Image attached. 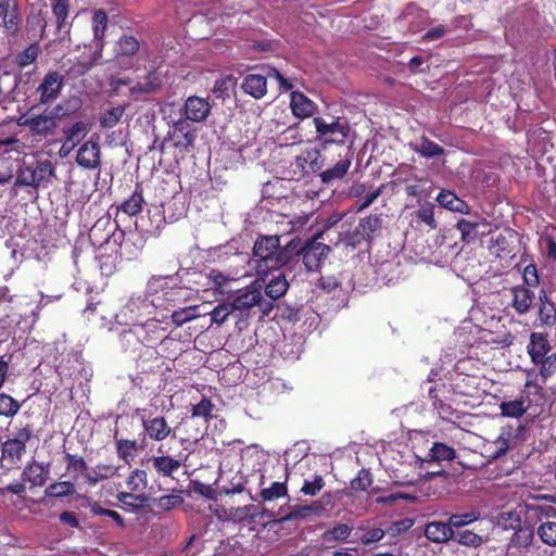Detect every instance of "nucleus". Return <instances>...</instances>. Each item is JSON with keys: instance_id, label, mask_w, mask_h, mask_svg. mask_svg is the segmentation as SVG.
<instances>
[{"instance_id": "obj_50", "label": "nucleus", "mask_w": 556, "mask_h": 556, "mask_svg": "<svg viewBox=\"0 0 556 556\" xmlns=\"http://www.w3.org/2000/svg\"><path fill=\"white\" fill-rule=\"evenodd\" d=\"M479 225L478 220L460 218L456 224V229L460 232L464 242H470L476 239Z\"/></svg>"}, {"instance_id": "obj_44", "label": "nucleus", "mask_w": 556, "mask_h": 556, "mask_svg": "<svg viewBox=\"0 0 556 556\" xmlns=\"http://www.w3.org/2000/svg\"><path fill=\"white\" fill-rule=\"evenodd\" d=\"M140 43L131 35H123L116 42L115 51L121 56H134L139 51Z\"/></svg>"}, {"instance_id": "obj_61", "label": "nucleus", "mask_w": 556, "mask_h": 556, "mask_svg": "<svg viewBox=\"0 0 556 556\" xmlns=\"http://www.w3.org/2000/svg\"><path fill=\"white\" fill-rule=\"evenodd\" d=\"M21 408V404L9 394L0 393V416L13 417Z\"/></svg>"}, {"instance_id": "obj_11", "label": "nucleus", "mask_w": 556, "mask_h": 556, "mask_svg": "<svg viewBox=\"0 0 556 556\" xmlns=\"http://www.w3.org/2000/svg\"><path fill=\"white\" fill-rule=\"evenodd\" d=\"M516 238L517 232L511 229L492 235L488 244L490 254L505 262L513 260L516 255Z\"/></svg>"}, {"instance_id": "obj_58", "label": "nucleus", "mask_w": 556, "mask_h": 556, "mask_svg": "<svg viewBox=\"0 0 556 556\" xmlns=\"http://www.w3.org/2000/svg\"><path fill=\"white\" fill-rule=\"evenodd\" d=\"M215 405L210 397L203 396L201 401L191 408V417H203L207 422L213 418Z\"/></svg>"}, {"instance_id": "obj_54", "label": "nucleus", "mask_w": 556, "mask_h": 556, "mask_svg": "<svg viewBox=\"0 0 556 556\" xmlns=\"http://www.w3.org/2000/svg\"><path fill=\"white\" fill-rule=\"evenodd\" d=\"M429 456L434 462L453 460L456 457V452L445 443L435 442L430 448Z\"/></svg>"}, {"instance_id": "obj_7", "label": "nucleus", "mask_w": 556, "mask_h": 556, "mask_svg": "<svg viewBox=\"0 0 556 556\" xmlns=\"http://www.w3.org/2000/svg\"><path fill=\"white\" fill-rule=\"evenodd\" d=\"M54 176V167L49 160L24 163L17 173L15 185L38 188L48 184Z\"/></svg>"}, {"instance_id": "obj_38", "label": "nucleus", "mask_w": 556, "mask_h": 556, "mask_svg": "<svg viewBox=\"0 0 556 556\" xmlns=\"http://www.w3.org/2000/svg\"><path fill=\"white\" fill-rule=\"evenodd\" d=\"M529 408V405H526L525 397L511 400V401H503L500 404L501 415L509 418H520L522 417Z\"/></svg>"}, {"instance_id": "obj_59", "label": "nucleus", "mask_w": 556, "mask_h": 556, "mask_svg": "<svg viewBox=\"0 0 556 556\" xmlns=\"http://www.w3.org/2000/svg\"><path fill=\"white\" fill-rule=\"evenodd\" d=\"M372 482L371 472L363 468L357 472V476L351 480L350 488L355 492H364L368 490Z\"/></svg>"}, {"instance_id": "obj_60", "label": "nucleus", "mask_w": 556, "mask_h": 556, "mask_svg": "<svg viewBox=\"0 0 556 556\" xmlns=\"http://www.w3.org/2000/svg\"><path fill=\"white\" fill-rule=\"evenodd\" d=\"M90 513L94 516H106L111 518L121 529H125L126 527L125 519L121 514L116 510L103 508L98 502H93L90 505Z\"/></svg>"}, {"instance_id": "obj_32", "label": "nucleus", "mask_w": 556, "mask_h": 556, "mask_svg": "<svg viewBox=\"0 0 556 556\" xmlns=\"http://www.w3.org/2000/svg\"><path fill=\"white\" fill-rule=\"evenodd\" d=\"M296 165L305 173H317L321 170L324 160L318 150H306L296 156Z\"/></svg>"}, {"instance_id": "obj_62", "label": "nucleus", "mask_w": 556, "mask_h": 556, "mask_svg": "<svg viewBox=\"0 0 556 556\" xmlns=\"http://www.w3.org/2000/svg\"><path fill=\"white\" fill-rule=\"evenodd\" d=\"M498 525L506 530H516L517 528L522 526V520L520 515L517 511H502L498 515Z\"/></svg>"}, {"instance_id": "obj_1", "label": "nucleus", "mask_w": 556, "mask_h": 556, "mask_svg": "<svg viewBox=\"0 0 556 556\" xmlns=\"http://www.w3.org/2000/svg\"><path fill=\"white\" fill-rule=\"evenodd\" d=\"M293 249L294 244L290 241L281 247L279 236H260L253 245L257 275H267L271 270L290 266V253H294Z\"/></svg>"}, {"instance_id": "obj_4", "label": "nucleus", "mask_w": 556, "mask_h": 556, "mask_svg": "<svg viewBox=\"0 0 556 556\" xmlns=\"http://www.w3.org/2000/svg\"><path fill=\"white\" fill-rule=\"evenodd\" d=\"M316 130V141L326 149L328 146H344L350 137L351 126L345 117H332L327 122L324 117L313 118Z\"/></svg>"}, {"instance_id": "obj_23", "label": "nucleus", "mask_w": 556, "mask_h": 556, "mask_svg": "<svg viewBox=\"0 0 556 556\" xmlns=\"http://www.w3.org/2000/svg\"><path fill=\"white\" fill-rule=\"evenodd\" d=\"M46 21L40 14H31L27 16L24 29L18 40L24 39L28 41L40 42L45 36Z\"/></svg>"}, {"instance_id": "obj_33", "label": "nucleus", "mask_w": 556, "mask_h": 556, "mask_svg": "<svg viewBox=\"0 0 556 556\" xmlns=\"http://www.w3.org/2000/svg\"><path fill=\"white\" fill-rule=\"evenodd\" d=\"M556 517V507L547 502L526 503V519L542 520L543 518Z\"/></svg>"}, {"instance_id": "obj_55", "label": "nucleus", "mask_w": 556, "mask_h": 556, "mask_svg": "<svg viewBox=\"0 0 556 556\" xmlns=\"http://www.w3.org/2000/svg\"><path fill=\"white\" fill-rule=\"evenodd\" d=\"M356 541H359L363 545L379 542L384 536V531L381 528L374 527L369 529L359 528L355 533Z\"/></svg>"}, {"instance_id": "obj_9", "label": "nucleus", "mask_w": 556, "mask_h": 556, "mask_svg": "<svg viewBox=\"0 0 556 556\" xmlns=\"http://www.w3.org/2000/svg\"><path fill=\"white\" fill-rule=\"evenodd\" d=\"M64 87V75L59 71H49L45 74L34 93L38 96L34 104L50 105L62 93Z\"/></svg>"}, {"instance_id": "obj_49", "label": "nucleus", "mask_w": 556, "mask_h": 556, "mask_svg": "<svg viewBox=\"0 0 556 556\" xmlns=\"http://www.w3.org/2000/svg\"><path fill=\"white\" fill-rule=\"evenodd\" d=\"M35 75V71H18L14 74V87L13 91L16 94L26 96L28 90L33 87L31 81Z\"/></svg>"}, {"instance_id": "obj_10", "label": "nucleus", "mask_w": 556, "mask_h": 556, "mask_svg": "<svg viewBox=\"0 0 556 556\" xmlns=\"http://www.w3.org/2000/svg\"><path fill=\"white\" fill-rule=\"evenodd\" d=\"M325 513V506L321 501H313L307 505L289 506L288 511L279 509L276 513H268L269 517L277 522L304 520L309 517H319Z\"/></svg>"}, {"instance_id": "obj_28", "label": "nucleus", "mask_w": 556, "mask_h": 556, "mask_svg": "<svg viewBox=\"0 0 556 556\" xmlns=\"http://www.w3.org/2000/svg\"><path fill=\"white\" fill-rule=\"evenodd\" d=\"M452 526L443 521H431L426 525L425 535L434 543H444L454 538Z\"/></svg>"}, {"instance_id": "obj_15", "label": "nucleus", "mask_w": 556, "mask_h": 556, "mask_svg": "<svg viewBox=\"0 0 556 556\" xmlns=\"http://www.w3.org/2000/svg\"><path fill=\"white\" fill-rule=\"evenodd\" d=\"M188 127L189 126L186 121L179 119L174 124V128L169 132V138L173 141L174 148L181 154L189 152L195 140L194 131Z\"/></svg>"}, {"instance_id": "obj_27", "label": "nucleus", "mask_w": 556, "mask_h": 556, "mask_svg": "<svg viewBox=\"0 0 556 556\" xmlns=\"http://www.w3.org/2000/svg\"><path fill=\"white\" fill-rule=\"evenodd\" d=\"M538 318L542 326L551 328L556 325V305L545 290H541L539 293Z\"/></svg>"}, {"instance_id": "obj_25", "label": "nucleus", "mask_w": 556, "mask_h": 556, "mask_svg": "<svg viewBox=\"0 0 556 556\" xmlns=\"http://www.w3.org/2000/svg\"><path fill=\"white\" fill-rule=\"evenodd\" d=\"M290 108L292 114L301 119L313 116L317 109L316 104L300 91L291 92Z\"/></svg>"}, {"instance_id": "obj_40", "label": "nucleus", "mask_w": 556, "mask_h": 556, "mask_svg": "<svg viewBox=\"0 0 556 556\" xmlns=\"http://www.w3.org/2000/svg\"><path fill=\"white\" fill-rule=\"evenodd\" d=\"M64 462L66 464V471L68 473L77 475L80 473L86 480V475L89 473L87 462L78 454L64 453Z\"/></svg>"}, {"instance_id": "obj_30", "label": "nucleus", "mask_w": 556, "mask_h": 556, "mask_svg": "<svg viewBox=\"0 0 556 556\" xmlns=\"http://www.w3.org/2000/svg\"><path fill=\"white\" fill-rule=\"evenodd\" d=\"M117 434L118 431L115 430L113 438L115 441L116 454L125 464L130 465V463L135 460V457L141 447L136 440L118 438Z\"/></svg>"}, {"instance_id": "obj_2", "label": "nucleus", "mask_w": 556, "mask_h": 556, "mask_svg": "<svg viewBox=\"0 0 556 556\" xmlns=\"http://www.w3.org/2000/svg\"><path fill=\"white\" fill-rule=\"evenodd\" d=\"M125 236L126 233L119 227L118 222L116 219L112 220L111 213L98 218L89 230V239L93 247L102 248L111 244V249L121 257L131 258L130 255H125L123 251Z\"/></svg>"}, {"instance_id": "obj_31", "label": "nucleus", "mask_w": 556, "mask_h": 556, "mask_svg": "<svg viewBox=\"0 0 556 556\" xmlns=\"http://www.w3.org/2000/svg\"><path fill=\"white\" fill-rule=\"evenodd\" d=\"M437 201L440 206L447 208L452 212H457L462 214H470V205L458 198L453 191L442 190L438 197Z\"/></svg>"}, {"instance_id": "obj_20", "label": "nucleus", "mask_w": 556, "mask_h": 556, "mask_svg": "<svg viewBox=\"0 0 556 556\" xmlns=\"http://www.w3.org/2000/svg\"><path fill=\"white\" fill-rule=\"evenodd\" d=\"M211 112V104L204 98L191 96L185 101L184 114L192 122L204 121Z\"/></svg>"}, {"instance_id": "obj_6", "label": "nucleus", "mask_w": 556, "mask_h": 556, "mask_svg": "<svg viewBox=\"0 0 556 556\" xmlns=\"http://www.w3.org/2000/svg\"><path fill=\"white\" fill-rule=\"evenodd\" d=\"M33 437L29 426L17 429L14 437L1 444V466L7 470L20 468L26 444Z\"/></svg>"}, {"instance_id": "obj_52", "label": "nucleus", "mask_w": 556, "mask_h": 556, "mask_svg": "<svg viewBox=\"0 0 556 556\" xmlns=\"http://www.w3.org/2000/svg\"><path fill=\"white\" fill-rule=\"evenodd\" d=\"M184 503V498L179 494H167L153 501L154 507L159 513L169 511Z\"/></svg>"}, {"instance_id": "obj_64", "label": "nucleus", "mask_w": 556, "mask_h": 556, "mask_svg": "<svg viewBox=\"0 0 556 556\" xmlns=\"http://www.w3.org/2000/svg\"><path fill=\"white\" fill-rule=\"evenodd\" d=\"M538 365H540L539 375L542 382L545 383L556 371V354H552L548 357L543 358L542 362H538Z\"/></svg>"}, {"instance_id": "obj_29", "label": "nucleus", "mask_w": 556, "mask_h": 556, "mask_svg": "<svg viewBox=\"0 0 556 556\" xmlns=\"http://www.w3.org/2000/svg\"><path fill=\"white\" fill-rule=\"evenodd\" d=\"M262 293L257 289H247L237 294L230 303L233 312H247L255 305H261Z\"/></svg>"}, {"instance_id": "obj_21", "label": "nucleus", "mask_w": 556, "mask_h": 556, "mask_svg": "<svg viewBox=\"0 0 556 556\" xmlns=\"http://www.w3.org/2000/svg\"><path fill=\"white\" fill-rule=\"evenodd\" d=\"M511 303L510 306L519 314L529 313L534 302V292L525 286H516L510 289Z\"/></svg>"}, {"instance_id": "obj_13", "label": "nucleus", "mask_w": 556, "mask_h": 556, "mask_svg": "<svg viewBox=\"0 0 556 556\" xmlns=\"http://www.w3.org/2000/svg\"><path fill=\"white\" fill-rule=\"evenodd\" d=\"M157 452L161 453V455L152 456L149 459L152 464V468L160 477L174 478V473L185 464L187 456L181 458L179 455L177 458H174L172 456L164 455L163 446H160Z\"/></svg>"}, {"instance_id": "obj_5", "label": "nucleus", "mask_w": 556, "mask_h": 556, "mask_svg": "<svg viewBox=\"0 0 556 556\" xmlns=\"http://www.w3.org/2000/svg\"><path fill=\"white\" fill-rule=\"evenodd\" d=\"M290 243L294 244L293 252H295L290 253V265L302 257V262L308 271L318 270L331 250L328 244L318 241L317 238H312L305 242L294 238L290 240Z\"/></svg>"}, {"instance_id": "obj_56", "label": "nucleus", "mask_w": 556, "mask_h": 556, "mask_svg": "<svg viewBox=\"0 0 556 556\" xmlns=\"http://www.w3.org/2000/svg\"><path fill=\"white\" fill-rule=\"evenodd\" d=\"M536 533L544 544L556 546V521H543L539 526Z\"/></svg>"}, {"instance_id": "obj_48", "label": "nucleus", "mask_w": 556, "mask_h": 556, "mask_svg": "<svg viewBox=\"0 0 556 556\" xmlns=\"http://www.w3.org/2000/svg\"><path fill=\"white\" fill-rule=\"evenodd\" d=\"M51 9L56 20L58 29L62 30L68 25L66 21L70 13V0H52Z\"/></svg>"}, {"instance_id": "obj_41", "label": "nucleus", "mask_w": 556, "mask_h": 556, "mask_svg": "<svg viewBox=\"0 0 556 556\" xmlns=\"http://www.w3.org/2000/svg\"><path fill=\"white\" fill-rule=\"evenodd\" d=\"M119 343L125 352H138L142 346L140 338L137 336L136 326L132 325L128 329H124L119 333Z\"/></svg>"}, {"instance_id": "obj_57", "label": "nucleus", "mask_w": 556, "mask_h": 556, "mask_svg": "<svg viewBox=\"0 0 556 556\" xmlns=\"http://www.w3.org/2000/svg\"><path fill=\"white\" fill-rule=\"evenodd\" d=\"M108 24V14L103 9H98L92 15V30L96 40H102Z\"/></svg>"}, {"instance_id": "obj_26", "label": "nucleus", "mask_w": 556, "mask_h": 556, "mask_svg": "<svg viewBox=\"0 0 556 556\" xmlns=\"http://www.w3.org/2000/svg\"><path fill=\"white\" fill-rule=\"evenodd\" d=\"M241 88L247 94L260 100L267 93V76L247 74L242 79Z\"/></svg>"}, {"instance_id": "obj_53", "label": "nucleus", "mask_w": 556, "mask_h": 556, "mask_svg": "<svg viewBox=\"0 0 556 556\" xmlns=\"http://www.w3.org/2000/svg\"><path fill=\"white\" fill-rule=\"evenodd\" d=\"M356 227L371 241L374 233L381 228V218L377 215L367 216L362 218Z\"/></svg>"}, {"instance_id": "obj_39", "label": "nucleus", "mask_w": 556, "mask_h": 556, "mask_svg": "<svg viewBox=\"0 0 556 556\" xmlns=\"http://www.w3.org/2000/svg\"><path fill=\"white\" fill-rule=\"evenodd\" d=\"M149 484V473L144 469L131 470L126 479V485L132 493L143 492Z\"/></svg>"}, {"instance_id": "obj_22", "label": "nucleus", "mask_w": 556, "mask_h": 556, "mask_svg": "<svg viewBox=\"0 0 556 556\" xmlns=\"http://www.w3.org/2000/svg\"><path fill=\"white\" fill-rule=\"evenodd\" d=\"M144 199L142 188L137 185L132 193L128 199H125L121 204L115 205V219L119 213H124L127 216H137L143 208ZM114 205L111 206V210Z\"/></svg>"}, {"instance_id": "obj_47", "label": "nucleus", "mask_w": 556, "mask_h": 556, "mask_svg": "<svg viewBox=\"0 0 556 556\" xmlns=\"http://www.w3.org/2000/svg\"><path fill=\"white\" fill-rule=\"evenodd\" d=\"M534 539V529L532 526H521L517 528L511 538V544L515 547L528 548Z\"/></svg>"}, {"instance_id": "obj_3", "label": "nucleus", "mask_w": 556, "mask_h": 556, "mask_svg": "<svg viewBox=\"0 0 556 556\" xmlns=\"http://www.w3.org/2000/svg\"><path fill=\"white\" fill-rule=\"evenodd\" d=\"M40 106L39 104H33L26 114L20 117L18 125L27 127L34 136L46 138L54 132L58 126L56 119L63 111V105L58 104L51 110L46 108L41 113H38Z\"/></svg>"}, {"instance_id": "obj_36", "label": "nucleus", "mask_w": 556, "mask_h": 556, "mask_svg": "<svg viewBox=\"0 0 556 556\" xmlns=\"http://www.w3.org/2000/svg\"><path fill=\"white\" fill-rule=\"evenodd\" d=\"M351 166V160L344 159L338 161L332 167L320 172L319 177L323 184L329 185L334 180L342 179Z\"/></svg>"}, {"instance_id": "obj_8", "label": "nucleus", "mask_w": 556, "mask_h": 556, "mask_svg": "<svg viewBox=\"0 0 556 556\" xmlns=\"http://www.w3.org/2000/svg\"><path fill=\"white\" fill-rule=\"evenodd\" d=\"M0 21L3 35L9 43H17L23 25L17 0H0Z\"/></svg>"}, {"instance_id": "obj_18", "label": "nucleus", "mask_w": 556, "mask_h": 556, "mask_svg": "<svg viewBox=\"0 0 556 556\" xmlns=\"http://www.w3.org/2000/svg\"><path fill=\"white\" fill-rule=\"evenodd\" d=\"M142 428L146 435L152 441L161 442L169 435L175 437V433L163 416H156L147 419L143 418Z\"/></svg>"}, {"instance_id": "obj_34", "label": "nucleus", "mask_w": 556, "mask_h": 556, "mask_svg": "<svg viewBox=\"0 0 556 556\" xmlns=\"http://www.w3.org/2000/svg\"><path fill=\"white\" fill-rule=\"evenodd\" d=\"M118 467L113 464H97L89 473L86 475V483L94 486L100 481L108 480L117 475Z\"/></svg>"}, {"instance_id": "obj_35", "label": "nucleus", "mask_w": 556, "mask_h": 556, "mask_svg": "<svg viewBox=\"0 0 556 556\" xmlns=\"http://www.w3.org/2000/svg\"><path fill=\"white\" fill-rule=\"evenodd\" d=\"M479 377L473 375L458 374L454 379L455 390L466 396H473L479 390Z\"/></svg>"}, {"instance_id": "obj_63", "label": "nucleus", "mask_w": 556, "mask_h": 556, "mask_svg": "<svg viewBox=\"0 0 556 556\" xmlns=\"http://www.w3.org/2000/svg\"><path fill=\"white\" fill-rule=\"evenodd\" d=\"M480 518L479 511H469L465 514H453L448 518V523L454 528L458 529L464 526L470 525Z\"/></svg>"}, {"instance_id": "obj_51", "label": "nucleus", "mask_w": 556, "mask_h": 556, "mask_svg": "<svg viewBox=\"0 0 556 556\" xmlns=\"http://www.w3.org/2000/svg\"><path fill=\"white\" fill-rule=\"evenodd\" d=\"M288 494V488L286 482H273L269 486L263 488L260 492V496L265 502H271L280 497H285Z\"/></svg>"}, {"instance_id": "obj_46", "label": "nucleus", "mask_w": 556, "mask_h": 556, "mask_svg": "<svg viewBox=\"0 0 556 556\" xmlns=\"http://www.w3.org/2000/svg\"><path fill=\"white\" fill-rule=\"evenodd\" d=\"M289 283L283 275H278L270 279L265 287V294L273 301L280 299L286 294Z\"/></svg>"}, {"instance_id": "obj_42", "label": "nucleus", "mask_w": 556, "mask_h": 556, "mask_svg": "<svg viewBox=\"0 0 556 556\" xmlns=\"http://www.w3.org/2000/svg\"><path fill=\"white\" fill-rule=\"evenodd\" d=\"M414 151L426 159L443 155L445 150L426 136L420 138V142L414 146Z\"/></svg>"}, {"instance_id": "obj_43", "label": "nucleus", "mask_w": 556, "mask_h": 556, "mask_svg": "<svg viewBox=\"0 0 556 556\" xmlns=\"http://www.w3.org/2000/svg\"><path fill=\"white\" fill-rule=\"evenodd\" d=\"M76 486L72 481H59L48 485L45 490L46 497L61 498L73 495Z\"/></svg>"}, {"instance_id": "obj_24", "label": "nucleus", "mask_w": 556, "mask_h": 556, "mask_svg": "<svg viewBox=\"0 0 556 556\" xmlns=\"http://www.w3.org/2000/svg\"><path fill=\"white\" fill-rule=\"evenodd\" d=\"M50 473L49 464L31 462L27 464L22 472V480L29 482L33 486H42Z\"/></svg>"}, {"instance_id": "obj_37", "label": "nucleus", "mask_w": 556, "mask_h": 556, "mask_svg": "<svg viewBox=\"0 0 556 556\" xmlns=\"http://www.w3.org/2000/svg\"><path fill=\"white\" fill-rule=\"evenodd\" d=\"M89 131V127L85 122L78 121L64 129V146H70L73 149L80 142Z\"/></svg>"}, {"instance_id": "obj_12", "label": "nucleus", "mask_w": 556, "mask_h": 556, "mask_svg": "<svg viewBox=\"0 0 556 556\" xmlns=\"http://www.w3.org/2000/svg\"><path fill=\"white\" fill-rule=\"evenodd\" d=\"M137 329V336L140 338L142 346L154 348L160 341H162L165 328L161 326V321L151 318L146 323L135 324Z\"/></svg>"}, {"instance_id": "obj_17", "label": "nucleus", "mask_w": 556, "mask_h": 556, "mask_svg": "<svg viewBox=\"0 0 556 556\" xmlns=\"http://www.w3.org/2000/svg\"><path fill=\"white\" fill-rule=\"evenodd\" d=\"M552 345L548 340V334L544 332H532L527 344V353L530 356L532 364L538 365L543 358L548 357Z\"/></svg>"}, {"instance_id": "obj_16", "label": "nucleus", "mask_w": 556, "mask_h": 556, "mask_svg": "<svg viewBox=\"0 0 556 556\" xmlns=\"http://www.w3.org/2000/svg\"><path fill=\"white\" fill-rule=\"evenodd\" d=\"M164 85L162 73L157 70H152L147 75L138 80L129 88V97H138L141 94L157 93Z\"/></svg>"}, {"instance_id": "obj_45", "label": "nucleus", "mask_w": 556, "mask_h": 556, "mask_svg": "<svg viewBox=\"0 0 556 556\" xmlns=\"http://www.w3.org/2000/svg\"><path fill=\"white\" fill-rule=\"evenodd\" d=\"M126 105H117L101 113L99 124L101 128L110 129L115 127L125 113Z\"/></svg>"}, {"instance_id": "obj_14", "label": "nucleus", "mask_w": 556, "mask_h": 556, "mask_svg": "<svg viewBox=\"0 0 556 556\" xmlns=\"http://www.w3.org/2000/svg\"><path fill=\"white\" fill-rule=\"evenodd\" d=\"M41 54L42 48L40 42L29 41L23 49L12 53L11 63L18 71H23L31 65L36 67Z\"/></svg>"}, {"instance_id": "obj_19", "label": "nucleus", "mask_w": 556, "mask_h": 556, "mask_svg": "<svg viewBox=\"0 0 556 556\" xmlns=\"http://www.w3.org/2000/svg\"><path fill=\"white\" fill-rule=\"evenodd\" d=\"M100 146L98 142L88 140L77 151L76 162L85 169H96L100 166Z\"/></svg>"}]
</instances>
